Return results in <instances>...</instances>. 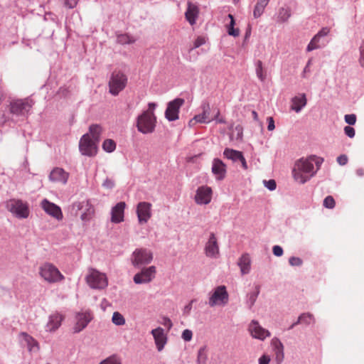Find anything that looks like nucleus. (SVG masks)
Listing matches in <instances>:
<instances>
[{
  "instance_id": "1",
  "label": "nucleus",
  "mask_w": 364,
  "mask_h": 364,
  "mask_svg": "<svg viewBox=\"0 0 364 364\" xmlns=\"http://www.w3.org/2000/svg\"><path fill=\"white\" fill-rule=\"evenodd\" d=\"M322 161V159L315 156L298 159L292 170L294 179L301 184L305 183L315 175Z\"/></svg>"
},
{
  "instance_id": "2",
  "label": "nucleus",
  "mask_w": 364,
  "mask_h": 364,
  "mask_svg": "<svg viewBox=\"0 0 364 364\" xmlns=\"http://www.w3.org/2000/svg\"><path fill=\"white\" fill-rule=\"evenodd\" d=\"M39 275L50 284L58 283L65 279L57 267L50 262H45L39 267Z\"/></svg>"
},
{
  "instance_id": "3",
  "label": "nucleus",
  "mask_w": 364,
  "mask_h": 364,
  "mask_svg": "<svg viewBox=\"0 0 364 364\" xmlns=\"http://www.w3.org/2000/svg\"><path fill=\"white\" fill-rule=\"evenodd\" d=\"M156 124V117L151 112H143L136 119L137 129L144 134L153 133Z\"/></svg>"
},
{
  "instance_id": "4",
  "label": "nucleus",
  "mask_w": 364,
  "mask_h": 364,
  "mask_svg": "<svg viewBox=\"0 0 364 364\" xmlns=\"http://www.w3.org/2000/svg\"><path fill=\"white\" fill-rule=\"evenodd\" d=\"M85 281L90 288L95 289H104L108 285L106 274L94 268L88 269Z\"/></svg>"
},
{
  "instance_id": "5",
  "label": "nucleus",
  "mask_w": 364,
  "mask_h": 364,
  "mask_svg": "<svg viewBox=\"0 0 364 364\" xmlns=\"http://www.w3.org/2000/svg\"><path fill=\"white\" fill-rule=\"evenodd\" d=\"M33 105V102L29 98L14 99L10 101L9 111L17 116H25Z\"/></svg>"
},
{
  "instance_id": "6",
  "label": "nucleus",
  "mask_w": 364,
  "mask_h": 364,
  "mask_svg": "<svg viewBox=\"0 0 364 364\" xmlns=\"http://www.w3.org/2000/svg\"><path fill=\"white\" fill-rule=\"evenodd\" d=\"M9 211L18 218H27L29 215V208L27 203L18 199H11L6 202Z\"/></svg>"
},
{
  "instance_id": "7",
  "label": "nucleus",
  "mask_w": 364,
  "mask_h": 364,
  "mask_svg": "<svg viewBox=\"0 0 364 364\" xmlns=\"http://www.w3.org/2000/svg\"><path fill=\"white\" fill-rule=\"evenodd\" d=\"M229 294L226 287L224 285L218 286L215 288L210 294L208 300L210 306H225L228 303Z\"/></svg>"
},
{
  "instance_id": "8",
  "label": "nucleus",
  "mask_w": 364,
  "mask_h": 364,
  "mask_svg": "<svg viewBox=\"0 0 364 364\" xmlns=\"http://www.w3.org/2000/svg\"><path fill=\"white\" fill-rule=\"evenodd\" d=\"M127 78L121 73L114 71L112 73L109 81V92L113 95H117L126 87Z\"/></svg>"
},
{
  "instance_id": "9",
  "label": "nucleus",
  "mask_w": 364,
  "mask_h": 364,
  "mask_svg": "<svg viewBox=\"0 0 364 364\" xmlns=\"http://www.w3.org/2000/svg\"><path fill=\"white\" fill-rule=\"evenodd\" d=\"M153 259V253L151 250L144 248L136 249L131 257L132 264L139 267L149 264Z\"/></svg>"
},
{
  "instance_id": "10",
  "label": "nucleus",
  "mask_w": 364,
  "mask_h": 364,
  "mask_svg": "<svg viewBox=\"0 0 364 364\" xmlns=\"http://www.w3.org/2000/svg\"><path fill=\"white\" fill-rule=\"evenodd\" d=\"M79 150L82 155L94 156L97 152V143L90 138V134H85L80 140Z\"/></svg>"
},
{
  "instance_id": "11",
  "label": "nucleus",
  "mask_w": 364,
  "mask_h": 364,
  "mask_svg": "<svg viewBox=\"0 0 364 364\" xmlns=\"http://www.w3.org/2000/svg\"><path fill=\"white\" fill-rule=\"evenodd\" d=\"M156 268L155 266L143 268L140 272L136 274L133 278L135 284H145L151 282L156 277Z\"/></svg>"
},
{
  "instance_id": "12",
  "label": "nucleus",
  "mask_w": 364,
  "mask_h": 364,
  "mask_svg": "<svg viewBox=\"0 0 364 364\" xmlns=\"http://www.w3.org/2000/svg\"><path fill=\"white\" fill-rule=\"evenodd\" d=\"M40 205L41 208L45 211V213H46L48 215L55 218L58 221H61L63 220V214L61 208L56 204L45 198L42 200Z\"/></svg>"
},
{
  "instance_id": "13",
  "label": "nucleus",
  "mask_w": 364,
  "mask_h": 364,
  "mask_svg": "<svg viewBox=\"0 0 364 364\" xmlns=\"http://www.w3.org/2000/svg\"><path fill=\"white\" fill-rule=\"evenodd\" d=\"M184 102L182 98H176L168 103L165 117L168 121H175L178 119L179 109Z\"/></svg>"
},
{
  "instance_id": "14",
  "label": "nucleus",
  "mask_w": 364,
  "mask_h": 364,
  "mask_svg": "<svg viewBox=\"0 0 364 364\" xmlns=\"http://www.w3.org/2000/svg\"><path fill=\"white\" fill-rule=\"evenodd\" d=\"M213 191L210 187L202 186L198 188L195 195V202L198 205H207L212 200Z\"/></svg>"
},
{
  "instance_id": "15",
  "label": "nucleus",
  "mask_w": 364,
  "mask_h": 364,
  "mask_svg": "<svg viewBox=\"0 0 364 364\" xmlns=\"http://www.w3.org/2000/svg\"><path fill=\"white\" fill-rule=\"evenodd\" d=\"M136 214L140 224L146 223L151 217V204L140 202L136 206Z\"/></svg>"
},
{
  "instance_id": "16",
  "label": "nucleus",
  "mask_w": 364,
  "mask_h": 364,
  "mask_svg": "<svg viewBox=\"0 0 364 364\" xmlns=\"http://www.w3.org/2000/svg\"><path fill=\"white\" fill-rule=\"evenodd\" d=\"M76 323L73 327L75 333H79L83 330L92 319V315L90 311L79 312L75 316Z\"/></svg>"
},
{
  "instance_id": "17",
  "label": "nucleus",
  "mask_w": 364,
  "mask_h": 364,
  "mask_svg": "<svg viewBox=\"0 0 364 364\" xmlns=\"http://www.w3.org/2000/svg\"><path fill=\"white\" fill-rule=\"evenodd\" d=\"M73 208L76 210H84L80 218L82 220L87 221L90 220L92 216L94 215L95 210L92 204L89 200H83L82 202H76L73 204Z\"/></svg>"
},
{
  "instance_id": "18",
  "label": "nucleus",
  "mask_w": 364,
  "mask_h": 364,
  "mask_svg": "<svg viewBox=\"0 0 364 364\" xmlns=\"http://www.w3.org/2000/svg\"><path fill=\"white\" fill-rule=\"evenodd\" d=\"M249 331L253 338L262 341L271 335L270 332L262 328L257 321H252L249 326Z\"/></svg>"
},
{
  "instance_id": "19",
  "label": "nucleus",
  "mask_w": 364,
  "mask_h": 364,
  "mask_svg": "<svg viewBox=\"0 0 364 364\" xmlns=\"http://www.w3.org/2000/svg\"><path fill=\"white\" fill-rule=\"evenodd\" d=\"M205 253L207 257H217L219 255V246L214 233H211L205 247Z\"/></svg>"
},
{
  "instance_id": "20",
  "label": "nucleus",
  "mask_w": 364,
  "mask_h": 364,
  "mask_svg": "<svg viewBox=\"0 0 364 364\" xmlns=\"http://www.w3.org/2000/svg\"><path fill=\"white\" fill-rule=\"evenodd\" d=\"M126 203L119 202L117 203L111 210V222L113 223H119L124 221V209Z\"/></svg>"
},
{
  "instance_id": "21",
  "label": "nucleus",
  "mask_w": 364,
  "mask_h": 364,
  "mask_svg": "<svg viewBox=\"0 0 364 364\" xmlns=\"http://www.w3.org/2000/svg\"><path fill=\"white\" fill-rule=\"evenodd\" d=\"M203 112L201 114L196 115L192 119L190 120L189 124L191 126L194 125L197 122L199 123H209L213 119L210 117V105L208 104H204L202 105Z\"/></svg>"
},
{
  "instance_id": "22",
  "label": "nucleus",
  "mask_w": 364,
  "mask_h": 364,
  "mask_svg": "<svg viewBox=\"0 0 364 364\" xmlns=\"http://www.w3.org/2000/svg\"><path fill=\"white\" fill-rule=\"evenodd\" d=\"M69 178V173L61 168L56 167L52 170L49 179L53 182L65 184Z\"/></svg>"
},
{
  "instance_id": "23",
  "label": "nucleus",
  "mask_w": 364,
  "mask_h": 364,
  "mask_svg": "<svg viewBox=\"0 0 364 364\" xmlns=\"http://www.w3.org/2000/svg\"><path fill=\"white\" fill-rule=\"evenodd\" d=\"M151 334L154 338L157 350L159 351L162 350L167 341L164 330L161 327H158L151 331Z\"/></svg>"
},
{
  "instance_id": "24",
  "label": "nucleus",
  "mask_w": 364,
  "mask_h": 364,
  "mask_svg": "<svg viewBox=\"0 0 364 364\" xmlns=\"http://www.w3.org/2000/svg\"><path fill=\"white\" fill-rule=\"evenodd\" d=\"M212 172L218 180H223L226 174L225 164L218 159H215L213 161Z\"/></svg>"
},
{
  "instance_id": "25",
  "label": "nucleus",
  "mask_w": 364,
  "mask_h": 364,
  "mask_svg": "<svg viewBox=\"0 0 364 364\" xmlns=\"http://www.w3.org/2000/svg\"><path fill=\"white\" fill-rule=\"evenodd\" d=\"M307 103V99L304 93H300L291 100V109L296 113L299 112Z\"/></svg>"
},
{
  "instance_id": "26",
  "label": "nucleus",
  "mask_w": 364,
  "mask_h": 364,
  "mask_svg": "<svg viewBox=\"0 0 364 364\" xmlns=\"http://www.w3.org/2000/svg\"><path fill=\"white\" fill-rule=\"evenodd\" d=\"M64 319V316L58 312L52 314L49 317V321L46 325L47 331H55L61 325Z\"/></svg>"
},
{
  "instance_id": "27",
  "label": "nucleus",
  "mask_w": 364,
  "mask_h": 364,
  "mask_svg": "<svg viewBox=\"0 0 364 364\" xmlns=\"http://www.w3.org/2000/svg\"><path fill=\"white\" fill-rule=\"evenodd\" d=\"M19 336L22 338V341L26 344L28 350L30 353L38 352L40 346L38 342L33 338L31 336L26 332H21Z\"/></svg>"
},
{
  "instance_id": "28",
  "label": "nucleus",
  "mask_w": 364,
  "mask_h": 364,
  "mask_svg": "<svg viewBox=\"0 0 364 364\" xmlns=\"http://www.w3.org/2000/svg\"><path fill=\"white\" fill-rule=\"evenodd\" d=\"M199 10L196 5L191 2L188 3V8L186 11V18L190 23L191 25L196 23V18L198 16Z\"/></svg>"
},
{
  "instance_id": "29",
  "label": "nucleus",
  "mask_w": 364,
  "mask_h": 364,
  "mask_svg": "<svg viewBox=\"0 0 364 364\" xmlns=\"http://www.w3.org/2000/svg\"><path fill=\"white\" fill-rule=\"evenodd\" d=\"M238 265L242 274H248L250 271L251 260L248 254H243L239 259Z\"/></svg>"
},
{
  "instance_id": "30",
  "label": "nucleus",
  "mask_w": 364,
  "mask_h": 364,
  "mask_svg": "<svg viewBox=\"0 0 364 364\" xmlns=\"http://www.w3.org/2000/svg\"><path fill=\"white\" fill-rule=\"evenodd\" d=\"M272 345L273 346L277 360L280 362L284 358V346L277 338H274L272 340Z\"/></svg>"
},
{
  "instance_id": "31",
  "label": "nucleus",
  "mask_w": 364,
  "mask_h": 364,
  "mask_svg": "<svg viewBox=\"0 0 364 364\" xmlns=\"http://www.w3.org/2000/svg\"><path fill=\"white\" fill-rule=\"evenodd\" d=\"M270 0H257V3L253 10V16L255 18L260 17L264 11L265 7L268 5Z\"/></svg>"
},
{
  "instance_id": "32",
  "label": "nucleus",
  "mask_w": 364,
  "mask_h": 364,
  "mask_svg": "<svg viewBox=\"0 0 364 364\" xmlns=\"http://www.w3.org/2000/svg\"><path fill=\"white\" fill-rule=\"evenodd\" d=\"M102 132V128L101 126L98 124H92L89 127V133L90 138L96 141L97 143L99 142L100 139V135Z\"/></svg>"
},
{
  "instance_id": "33",
  "label": "nucleus",
  "mask_w": 364,
  "mask_h": 364,
  "mask_svg": "<svg viewBox=\"0 0 364 364\" xmlns=\"http://www.w3.org/2000/svg\"><path fill=\"white\" fill-rule=\"evenodd\" d=\"M223 155L225 158L230 159L233 161H237L242 157V153L241 151L226 148L224 150Z\"/></svg>"
},
{
  "instance_id": "34",
  "label": "nucleus",
  "mask_w": 364,
  "mask_h": 364,
  "mask_svg": "<svg viewBox=\"0 0 364 364\" xmlns=\"http://www.w3.org/2000/svg\"><path fill=\"white\" fill-rule=\"evenodd\" d=\"M255 72L257 77L262 81H264L267 77V72L263 67L262 60H258L255 63Z\"/></svg>"
},
{
  "instance_id": "35",
  "label": "nucleus",
  "mask_w": 364,
  "mask_h": 364,
  "mask_svg": "<svg viewBox=\"0 0 364 364\" xmlns=\"http://www.w3.org/2000/svg\"><path fill=\"white\" fill-rule=\"evenodd\" d=\"M228 18L230 19V22L229 26H228V33L230 36L237 37L240 35V30L238 28H235L234 26L235 23L234 17L232 14H228Z\"/></svg>"
},
{
  "instance_id": "36",
  "label": "nucleus",
  "mask_w": 364,
  "mask_h": 364,
  "mask_svg": "<svg viewBox=\"0 0 364 364\" xmlns=\"http://www.w3.org/2000/svg\"><path fill=\"white\" fill-rule=\"evenodd\" d=\"M313 320H314V317L311 314H303L299 317L298 321L296 323H294L289 327V329L293 328L296 325H297L299 323H304L306 324H309Z\"/></svg>"
},
{
  "instance_id": "37",
  "label": "nucleus",
  "mask_w": 364,
  "mask_h": 364,
  "mask_svg": "<svg viewBox=\"0 0 364 364\" xmlns=\"http://www.w3.org/2000/svg\"><path fill=\"white\" fill-rule=\"evenodd\" d=\"M291 16V11L289 8L282 7L279 10L278 18L280 22H286Z\"/></svg>"
},
{
  "instance_id": "38",
  "label": "nucleus",
  "mask_w": 364,
  "mask_h": 364,
  "mask_svg": "<svg viewBox=\"0 0 364 364\" xmlns=\"http://www.w3.org/2000/svg\"><path fill=\"white\" fill-rule=\"evenodd\" d=\"M122 358L117 354H113L102 360L100 364H122Z\"/></svg>"
},
{
  "instance_id": "39",
  "label": "nucleus",
  "mask_w": 364,
  "mask_h": 364,
  "mask_svg": "<svg viewBox=\"0 0 364 364\" xmlns=\"http://www.w3.org/2000/svg\"><path fill=\"white\" fill-rule=\"evenodd\" d=\"M136 41V39L127 34H121L117 36V42L121 44H131Z\"/></svg>"
},
{
  "instance_id": "40",
  "label": "nucleus",
  "mask_w": 364,
  "mask_h": 364,
  "mask_svg": "<svg viewBox=\"0 0 364 364\" xmlns=\"http://www.w3.org/2000/svg\"><path fill=\"white\" fill-rule=\"evenodd\" d=\"M102 149L107 152H112L116 149V143L112 139H106L102 144Z\"/></svg>"
},
{
  "instance_id": "41",
  "label": "nucleus",
  "mask_w": 364,
  "mask_h": 364,
  "mask_svg": "<svg viewBox=\"0 0 364 364\" xmlns=\"http://www.w3.org/2000/svg\"><path fill=\"white\" fill-rule=\"evenodd\" d=\"M207 360L206 348L202 347L198 352L197 363L198 364H205Z\"/></svg>"
},
{
  "instance_id": "42",
  "label": "nucleus",
  "mask_w": 364,
  "mask_h": 364,
  "mask_svg": "<svg viewBox=\"0 0 364 364\" xmlns=\"http://www.w3.org/2000/svg\"><path fill=\"white\" fill-rule=\"evenodd\" d=\"M112 321L115 325L117 326H122L125 323V319L124 316L117 311L113 313Z\"/></svg>"
},
{
  "instance_id": "43",
  "label": "nucleus",
  "mask_w": 364,
  "mask_h": 364,
  "mask_svg": "<svg viewBox=\"0 0 364 364\" xmlns=\"http://www.w3.org/2000/svg\"><path fill=\"white\" fill-rule=\"evenodd\" d=\"M320 38L315 35L314 37L311 39L309 45L307 46V51H311L313 50L317 49L320 47L319 46Z\"/></svg>"
},
{
  "instance_id": "44",
  "label": "nucleus",
  "mask_w": 364,
  "mask_h": 364,
  "mask_svg": "<svg viewBox=\"0 0 364 364\" xmlns=\"http://www.w3.org/2000/svg\"><path fill=\"white\" fill-rule=\"evenodd\" d=\"M323 206L326 208L332 209L335 207L336 202L331 196H328L323 200Z\"/></svg>"
},
{
  "instance_id": "45",
  "label": "nucleus",
  "mask_w": 364,
  "mask_h": 364,
  "mask_svg": "<svg viewBox=\"0 0 364 364\" xmlns=\"http://www.w3.org/2000/svg\"><path fill=\"white\" fill-rule=\"evenodd\" d=\"M289 262L291 266H301L303 263L302 259L296 257H291Z\"/></svg>"
},
{
  "instance_id": "46",
  "label": "nucleus",
  "mask_w": 364,
  "mask_h": 364,
  "mask_svg": "<svg viewBox=\"0 0 364 364\" xmlns=\"http://www.w3.org/2000/svg\"><path fill=\"white\" fill-rule=\"evenodd\" d=\"M181 337L185 341H190L192 339L193 333L191 330L186 329L183 331Z\"/></svg>"
},
{
  "instance_id": "47",
  "label": "nucleus",
  "mask_w": 364,
  "mask_h": 364,
  "mask_svg": "<svg viewBox=\"0 0 364 364\" xmlns=\"http://www.w3.org/2000/svg\"><path fill=\"white\" fill-rule=\"evenodd\" d=\"M345 121L350 125L355 124L356 122V116L353 114L345 115Z\"/></svg>"
},
{
  "instance_id": "48",
  "label": "nucleus",
  "mask_w": 364,
  "mask_h": 364,
  "mask_svg": "<svg viewBox=\"0 0 364 364\" xmlns=\"http://www.w3.org/2000/svg\"><path fill=\"white\" fill-rule=\"evenodd\" d=\"M344 132L345 134L350 138H353L355 136V129L350 126H346L344 128Z\"/></svg>"
},
{
  "instance_id": "49",
  "label": "nucleus",
  "mask_w": 364,
  "mask_h": 364,
  "mask_svg": "<svg viewBox=\"0 0 364 364\" xmlns=\"http://www.w3.org/2000/svg\"><path fill=\"white\" fill-rule=\"evenodd\" d=\"M272 252L277 257H280L283 255V249L279 245H274L272 248Z\"/></svg>"
},
{
  "instance_id": "50",
  "label": "nucleus",
  "mask_w": 364,
  "mask_h": 364,
  "mask_svg": "<svg viewBox=\"0 0 364 364\" xmlns=\"http://www.w3.org/2000/svg\"><path fill=\"white\" fill-rule=\"evenodd\" d=\"M264 183H265L266 187L269 190L274 191L276 188L277 185H276V182L274 180L271 179L267 181H264Z\"/></svg>"
},
{
  "instance_id": "51",
  "label": "nucleus",
  "mask_w": 364,
  "mask_h": 364,
  "mask_svg": "<svg viewBox=\"0 0 364 364\" xmlns=\"http://www.w3.org/2000/svg\"><path fill=\"white\" fill-rule=\"evenodd\" d=\"M78 1L79 0H63L64 4L70 9L75 7Z\"/></svg>"
},
{
  "instance_id": "52",
  "label": "nucleus",
  "mask_w": 364,
  "mask_h": 364,
  "mask_svg": "<svg viewBox=\"0 0 364 364\" xmlns=\"http://www.w3.org/2000/svg\"><path fill=\"white\" fill-rule=\"evenodd\" d=\"M348 157L345 154H342L341 156H339L338 158H337V162L341 165V166H344L347 164L348 162Z\"/></svg>"
},
{
  "instance_id": "53",
  "label": "nucleus",
  "mask_w": 364,
  "mask_h": 364,
  "mask_svg": "<svg viewBox=\"0 0 364 364\" xmlns=\"http://www.w3.org/2000/svg\"><path fill=\"white\" fill-rule=\"evenodd\" d=\"M205 43V40L203 37H198L194 42V48H198Z\"/></svg>"
},
{
  "instance_id": "54",
  "label": "nucleus",
  "mask_w": 364,
  "mask_h": 364,
  "mask_svg": "<svg viewBox=\"0 0 364 364\" xmlns=\"http://www.w3.org/2000/svg\"><path fill=\"white\" fill-rule=\"evenodd\" d=\"M360 63L361 66L364 68V41H363L360 47Z\"/></svg>"
},
{
  "instance_id": "55",
  "label": "nucleus",
  "mask_w": 364,
  "mask_h": 364,
  "mask_svg": "<svg viewBox=\"0 0 364 364\" xmlns=\"http://www.w3.org/2000/svg\"><path fill=\"white\" fill-rule=\"evenodd\" d=\"M329 32H330V28H328L327 27H324L321 31H318V33L316 34V36L319 38H321V37L327 36Z\"/></svg>"
},
{
  "instance_id": "56",
  "label": "nucleus",
  "mask_w": 364,
  "mask_h": 364,
  "mask_svg": "<svg viewBox=\"0 0 364 364\" xmlns=\"http://www.w3.org/2000/svg\"><path fill=\"white\" fill-rule=\"evenodd\" d=\"M270 362L269 356L267 355H263L259 359V364H269Z\"/></svg>"
},
{
  "instance_id": "57",
  "label": "nucleus",
  "mask_w": 364,
  "mask_h": 364,
  "mask_svg": "<svg viewBox=\"0 0 364 364\" xmlns=\"http://www.w3.org/2000/svg\"><path fill=\"white\" fill-rule=\"evenodd\" d=\"M267 122H268V127H267V129L269 131H272L275 129V125H274V121L273 119V117H269L267 118Z\"/></svg>"
},
{
  "instance_id": "58",
  "label": "nucleus",
  "mask_w": 364,
  "mask_h": 364,
  "mask_svg": "<svg viewBox=\"0 0 364 364\" xmlns=\"http://www.w3.org/2000/svg\"><path fill=\"white\" fill-rule=\"evenodd\" d=\"M214 119L216 120L217 123H220V124H225L226 123L225 119L223 117H220V111L219 110H218Z\"/></svg>"
},
{
  "instance_id": "59",
  "label": "nucleus",
  "mask_w": 364,
  "mask_h": 364,
  "mask_svg": "<svg viewBox=\"0 0 364 364\" xmlns=\"http://www.w3.org/2000/svg\"><path fill=\"white\" fill-rule=\"evenodd\" d=\"M238 161H240L241 162L242 166L244 169H247V164L245 157L243 156V154L242 155V157H240Z\"/></svg>"
},
{
  "instance_id": "60",
  "label": "nucleus",
  "mask_w": 364,
  "mask_h": 364,
  "mask_svg": "<svg viewBox=\"0 0 364 364\" xmlns=\"http://www.w3.org/2000/svg\"><path fill=\"white\" fill-rule=\"evenodd\" d=\"M149 109L146 110L145 112H151V113H154V110L156 107V105L154 102H150L148 105Z\"/></svg>"
},
{
  "instance_id": "61",
  "label": "nucleus",
  "mask_w": 364,
  "mask_h": 364,
  "mask_svg": "<svg viewBox=\"0 0 364 364\" xmlns=\"http://www.w3.org/2000/svg\"><path fill=\"white\" fill-rule=\"evenodd\" d=\"M107 188H112L114 186V183L112 181L107 179L103 184Z\"/></svg>"
},
{
  "instance_id": "62",
  "label": "nucleus",
  "mask_w": 364,
  "mask_h": 364,
  "mask_svg": "<svg viewBox=\"0 0 364 364\" xmlns=\"http://www.w3.org/2000/svg\"><path fill=\"white\" fill-rule=\"evenodd\" d=\"M356 173L359 176H364V169L363 168H359L356 170Z\"/></svg>"
},
{
  "instance_id": "63",
  "label": "nucleus",
  "mask_w": 364,
  "mask_h": 364,
  "mask_svg": "<svg viewBox=\"0 0 364 364\" xmlns=\"http://www.w3.org/2000/svg\"><path fill=\"white\" fill-rule=\"evenodd\" d=\"M191 308H192V301L189 304H188L187 306H185L184 311L186 313H188L191 311Z\"/></svg>"
},
{
  "instance_id": "64",
  "label": "nucleus",
  "mask_w": 364,
  "mask_h": 364,
  "mask_svg": "<svg viewBox=\"0 0 364 364\" xmlns=\"http://www.w3.org/2000/svg\"><path fill=\"white\" fill-rule=\"evenodd\" d=\"M310 70H309V68L308 66H306L304 69V71H303V73H302V77H306V73L309 72Z\"/></svg>"
}]
</instances>
